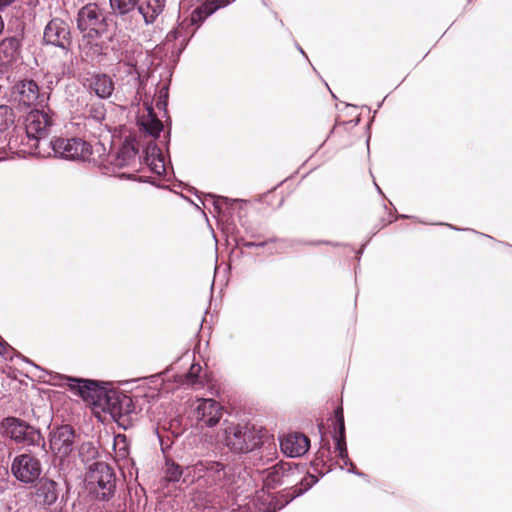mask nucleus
Here are the masks:
<instances>
[{
	"label": "nucleus",
	"instance_id": "obj_12",
	"mask_svg": "<svg viewBox=\"0 0 512 512\" xmlns=\"http://www.w3.org/2000/svg\"><path fill=\"white\" fill-rule=\"evenodd\" d=\"M11 472L19 482L33 484L40 479L42 464L35 455L30 452H24L13 459Z\"/></svg>",
	"mask_w": 512,
	"mask_h": 512
},
{
	"label": "nucleus",
	"instance_id": "obj_3",
	"mask_svg": "<svg viewBox=\"0 0 512 512\" xmlns=\"http://www.w3.org/2000/svg\"><path fill=\"white\" fill-rule=\"evenodd\" d=\"M55 124V114L47 106L31 109L24 117V128L32 153L43 150L49 143L48 136Z\"/></svg>",
	"mask_w": 512,
	"mask_h": 512
},
{
	"label": "nucleus",
	"instance_id": "obj_25",
	"mask_svg": "<svg viewBox=\"0 0 512 512\" xmlns=\"http://www.w3.org/2000/svg\"><path fill=\"white\" fill-rule=\"evenodd\" d=\"M20 53V40L13 36L0 42V67L8 68L17 61Z\"/></svg>",
	"mask_w": 512,
	"mask_h": 512
},
{
	"label": "nucleus",
	"instance_id": "obj_6",
	"mask_svg": "<svg viewBox=\"0 0 512 512\" xmlns=\"http://www.w3.org/2000/svg\"><path fill=\"white\" fill-rule=\"evenodd\" d=\"M219 440L231 451L236 453H248L257 448L261 443L259 432L248 425L229 424L221 434Z\"/></svg>",
	"mask_w": 512,
	"mask_h": 512
},
{
	"label": "nucleus",
	"instance_id": "obj_4",
	"mask_svg": "<svg viewBox=\"0 0 512 512\" xmlns=\"http://www.w3.org/2000/svg\"><path fill=\"white\" fill-rule=\"evenodd\" d=\"M87 472V486L90 494L98 501L107 502L116 492V475L106 462L90 464Z\"/></svg>",
	"mask_w": 512,
	"mask_h": 512
},
{
	"label": "nucleus",
	"instance_id": "obj_26",
	"mask_svg": "<svg viewBox=\"0 0 512 512\" xmlns=\"http://www.w3.org/2000/svg\"><path fill=\"white\" fill-rule=\"evenodd\" d=\"M335 418V431L338 430V435H334V440L336 442V450L338 451L339 457L344 461V465H347L349 462L346 439H345V423H344V414L343 408L337 407L334 412Z\"/></svg>",
	"mask_w": 512,
	"mask_h": 512
},
{
	"label": "nucleus",
	"instance_id": "obj_27",
	"mask_svg": "<svg viewBox=\"0 0 512 512\" xmlns=\"http://www.w3.org/2000/svg\"><path fill=\"white\" fill-rule=\"evenodd\" d=\"M193 473L187 472V467L183 469L180 465L172 460H167L164 468V479L167 482H179L182 480L184 483H192L191 478Z\"/></svg>",
	"mask_w": 512,
	"mask_h": 512
},
{
	"label": "nucleus",
	"instance_id": "obj_1",
	"mask_svg": "<svg viewBox=\"0 0 512 512\" xmlns=\"http://www.w3.org/2000/svg\"><path fill=\"white\" fill-rule=\"evenodd\" d=\"M41 157H60L67 160L92 162L96 166H107L102 157L105 156V145L98 141L94 147L81 138H56L47 143V147L36 152Z\"/></svg>",
	"mask_w": 512,
	"mask_h": 512
},
{
	"label": "nucleus",
	"instance_id": "obj_13",
	"mask_svg": "<svg viewBox=\"0 0 512 512\" xmlns=\"http://www.w3.org/2000/svg\"><path fill=\"white\" fill-rule=\"evenodd\" d=\"M102 410L108 411L119 425L126 429V423L129 422V416L134 412L135 405L130 396L110 389L109 397H107V402L103 405Z\"/></svg>",
	"mask_w": 512,
	"mask_h": 512
},
{
	"label": "nucleus",
	"instance_id": "obj_11",
	"mask_svg": "<svg viewBox=\"0 0 512 512\" xmlns=\"http://www.w3.org/2000/svg\"><path fill=\"white\" fill-rule=\"evenodd\" d=\"M139 152V147L136 140H126L117 149V151L110 153L105 148V156L102 157L107 166H98L104 170V173H114L117 169L130 167L136 164V157Z\"/></svg>",
	"mask_w": 512,
	"mask_h": 512
},
{
	"label": "nucleus",
	"instance_id": "obj_42",
	"mask_svg": "<svg viewBox=\"0 0 512 512\" xmlns=\"http://www.w3.org/2000/svg\"><path fill=\"white\" fill-rule=\"evenodd\" d=\"M297 48L301 52V54L305 55V52L303 51V49L300 46H297Z\"/></svg>",
	"mask_w": 512,
	"mask_h": 512
},
{
	"label": "nucleus",
	"instance_id": "obj_46",
	"mask_svg": "<svg viewBox=\"0 0 512 512\" xmlns=\"http://www.w3.org/2000/svg\"><path fill=\"white\" fill-rule=\"evenodd\" d=\"M122 176H126V174H125V173H122ZM127 177H128V178H130V177H131V175H130V174H128V175H127Z\"/></svg>",
	"mask_w": 512,
	"mask_h": 512
},
{
	"label": "nucleus",
	"instance_id": "obj_16",
	"mask_svg": "<svg viewBox=\"0 0 512 512\" xmlns=\"http://www.w3.org/2000/svg\"><path fill=\"white\" fill-rule=\"evenodd\" d=\"M193 415L201 427H214L223 416V408L214 399H198Z\"/></svg>",
	"mask_w": 512,
	"mask_h": 512
},
{
	"label": "nucleus",
	"instance_id": "obj_15",
	"mask_svg": "<svg viewBox=\"0 0 512 512\" xmlns=\"http://www.w3.org/2000/svg\"><path fill=\"white\" fill-rule=\"evenodd\" d=\"M43 40L48 45L68 51L72 43L69 24L60 18L51 19L45 26Z\"/></svg>",
	"mask_w": 512,
	"mask_h": 512
},
{
	"label": "nucleus",
	"instance_id": "obj_35",
	"mask_svg": "<svg viewBox=\"0 0 512 512\" xmlns=\"http://www.w3.org/2000/svg\"><path fill=\"white\" fill-rule=\"evenodd\" d=\"M168 99V89L167 87H162L159 91V97L156 102V106L159 110H166Z\"/></svg>",
	"mask_w": 512,
	"mask_h": 512
},
{
	"label": "nucleus",
	"instance_id": "obj_14",
	"mask_svg": "<svg viewBox=\"0 0 512 512\" xmlns=\"http://www.w3.org/2000/svg\"><path fill=\"white\" fill-rule=\"evenodd\" d=\"M81 118L82 125L91 135L100 137L106 130L107 125L104 124L106 119V108L104 103L91 100L83 108Z\"/></svg>",
	"mask_w": 512,
	"mask_h": 512
},
{
	"label": "nucleus",
	"instance_id": "obj_10",
	"mask_svg": "<svg viewBox=\"0 0 512 512\" xmlns=\"http://www.w3.org/2000/svg\"><path fill=\"white\" fill-rule=\"evenodd\" d=\"M11 100L19 108L43 107L49 102V91L40 90L32 79L17 81L11 89Z\"/></svg>",
	"mask_w": 512,
	"mask_h": 512
},
{
	"label": "nucleus",
	"instance_id": "obj_34",
	"mask_svg": "<svg viewBox=\"0 0 512 512\" xmlns=\"http://www.w3.org/2000/svg\"><path fill=\"white\" fill-rule=\"evenodd\" d=\"M208 196L213 200V206H214L215 211H217V212L221 211V203L222 202H224L226 204H232L233 202L236 201L234 199H229L224 196L216 197L215 195H212V194H209Z\"/></svg>",
	"mask_w": 512,
	"mask_h": 512
},
{
	"label": "nucleus",
	"instance_id": "obj_30",
	"mask_svg": "<svg viewBox=\"0 0 512 512\" xmlns=\"http://www.w3.org/2000/svg\"><path fill=\"white\" fill-rule=\"evenodd\" d=\"M98 449L92 442H83L78 447V456L81 461L89 466L93 462H96V458L98 457Z\"/></svg>",
	"mask_w": 512,
	"mask_h": 512
},
{
	"label": "nucleus",
	"instance_id": "obj_28",
	"mask_svg": "<svg viewBox=\"0 0 512 512\" xmlns=\"http://www.w3.org/2000/svg\"><path fill=\"white\" fill-rule=\"evenodd\" d=\"M147 112L148 114L142 119L141 124L150 136L156 138L163 130V123L158 119L151 106L147 108Z\"/></svg>",
	"mask_w": 512,
	"mask_h": 512
},
{
	"label": "nucleus",
	"instance_id": "obj_17",
	"mask_svg": "<svg viewBox=\"0 0 512 512\" xmlns=\"http://www.w3.org/2000/svg\"><path fill=\"white\" fill-rule=\"evenodd\" d=\"M195 32V27L189 23L187 18H185L178 23L177 27L172 29L166 35V44L168 45L171 42H174L172 53H174V50H177V55H179L185 49L190 38L194 35Z\"/></svg>",
	"mask_w": 512,
	"mask_h": 512
},
{
	"label": "nucleus",
	"instance_id": "obj_5",
	"mask_svg": "<svg viewBox=\"0 0 512 512\" xmlns=\"http://www.w3.org/2000/svg\"><path fill=\"white\" fill-rule=\"evenodd\" d=\"M187 472L193 473L191 478L193 482L196 479H203L208 486H216L228 492L232 491L234 475L231 473V468L221 462L211 460L199 461L192 466H188Z\"/></svg>",
	"mask_w": 512,
	"mask_h": 512
},
{
	"label": "nucleus",
	"instance_id": "obj_45",
	"mask_svg": "<svg viewBox=\"0 0 512 512\" xmlns=\"http://www.w3.org/2000/svg\"><path fill=\"white\" fill-rule=\"evenodd\" d=\"M375 185H376L377 190L379 191V193H381V189H380V187H379L377 184H375Z\"/></svg>",
	"mask_w": 512,
	"mask_h": 512
},
{
	"label": "nucleus",
	"instance_id": "obj_21",
	"mask_svg": "<svg viewBox=\"0 0 512 512\" xmlns=\"http://www.w3.org/2000/svg\"><path fill=\"white\" fill-rule=\"evenodd\" d=\"M86 87L100 99L111 97L114 91V82L110 76L102 73L91 74L86 79Z\"/></svg>",
	"mask_w": 512,
	"mask_h": 512
},
{
	"label": "nucleus",
	"instance_id": "obj_7",
	"mask_svg": "<svg viewBox=\"0 0 512 512\" xmlns=\"http://www.w3.org/2000/svg\"><path fill=\"white\" fill-rule=\"evenodd\" d=\"M0 434L16 444L25 446L45 447L46 443L41 432L26 421L17 417H5L0 422Z\"/></svg>",
	"mask_w": 512,
	"mask_h": 512
},
{
	"label": "nucleus",
	"instance_id": "obj_18",
	"mask_svg": "<svg viewBox=\"0 0 512 512\" xmlns=\"http://www.w3.org/2000/svg\"><path fill=\"white\" fill-rule=\"evenodd\" d=\"M310 441L302 433H292L280 439L281 451L290 458L303 456L309 449Z\"/></svg>",
	"mask_w": 512,
	"mask_h": 512
},
{
	"label": "nucleus",
	"instance_id": "obj_9",
	"mask_svg": "<svg viewBox=\"0 0 512 512\" xmlns=\"http://www.w3.org/2000/svg\"><path fill=\"white\" fill-rule=\"evenodd\" d=\"M61 379L75 395L81 397L88 404L102 409L107 402L110 389L105 386V382L67 376H61Z\"/></svg>",
	"mask_w": 512,
	"mask_h": 512
},
{
	"label": "nucleus",
	"instance_id": "obj_41",
	"mask_svg": "<svg viewBox=\"0 0 512 512\" xmlns=\"http://www.w3.org/2000/svg\"><path fill=\"white\" fill-rule=\"evenodd\" d=\"M128 66H129V72H131L132 69H135V67H136V65L134 63H131V62L128 63Z\"/></svg>",
	"mask_w": 512,
	"mask_h": 512
},
{
	"label": "nucleus",
	"instance_id": "obj_31",
	"mask_svg": "<svg viewBox=\"0 0 512 512\" xmlns=\"http://www.w3.org/2000/svg\"><path fill=\"white\" fill-rule=\"evenodd\" d=\"M15 122L13 109L8 105H0V133L8 130Z\"/></svg>",
	"mask_w": 512,
	"mask_h": 512
},
{
	"label": "nucleus",
	"instance_id": "obj_19",
	"mask_svg": "<svg viewBox=\"0 0 512 512\" xmlns=\"http://www.w3.org/2000/svg\"><path fill=\"white\" fill-rule=\"evenodd\" d=\"M168 0H138L135 11L142 16L145 25H153L165 12Z\"/></svg>",
	"mask_w": 512,
	"mask_h": 512
},
{
	"label": "nucleus",
	"instance_id": "obj_36",
	"mask_svg": "<svg viewBox=\"0 0 512 512\" xmlns=\"http://www.w3.org/2000/svg\"><path fill=\"white\" fill-rule=\"evenodd\" d=\"M276 239H270L268 241H263V242H243L242 245L243 247L245 248H260V247H264L272 242H275Z\"/></svg>",
	"mask_w": 512,
	"mask_h": 512
},
{
	"label": "nucleus",
	"instance_id": "obj_39",
	"mask_svg": "<svg viewBox=\"0 0 512 512\" xmlns=\"http://www.w3.org/2000/svg\"><path fill=\"white\" fill-rule=\"evenodd\" d=\"M14 0H0V10L6 8L10 4H12Z\"/></svg>",
	"mask_w": 512,
	"mask_h": 512
},
{
	"label": "nucleus",
	"instance_id": "obj_2",
	"mask_svg": "<svg viewBox=\"0 0 512 512\" xmlns=\"http://www.w3.org/2000/svg\"><path fill=\"white\" fill-rule=\"evenodd\" d=\"M49 448L52 453V466L59 477L66 479L75 469L72 452L77 443L75 429L68 424L53 428L49 433Z\"/></svg>",
	"mask_w": 512,
	"mask_h": 512
},
{
	"label": "nucleus",
	"instance_id": "obj_47",
	"mask_svg": "<svg viewBox=\"0 0 512 512\" xmlns=\"http://www.w3.org/2000/svg\"><path fill=\"white\" fill-rule=\"evenodd\" d=\"M449 227L452 228V229L458 230V228L453 227V225H449Z\"/></svg>",
	"mask_w": 512,
	"mask_h": 512
},
{
	"label": "nucleus",
	"instance_id": "obj_22",
	"mask_svg": "<svg viewBox=\"0 0 512 512\" xmlns=\"http://www.w3.org/2000/svg\"><path fill=\"white\" fill-rule=\"evenodd\" d=\"M263 473L264 488L270 490L283 485L285 479L292 475V469L290 463L280 462L266 469Z\"/></svg>",
	"mask_w": 512,
	"mask_h": 512
},
{
	"label": "nucleus",
	"instance_id": "obj_44",
	"mask_svg": "<svg viewBox=\"0 0 512 512\" xmlns=\"http://www.w3.org/2000/svg\"><path fill=\"white\" fill-rule=\"evenodd\" d=\"M313 484L317 482V479L314 476H311Z\"/></svg>",
	"mask_w": 512,
	"mask_h": 512
},
{
	"label": "nucleus",
	"instance_id": "obj_33",
	"mask_svg": "<svg viewBox=\"0 0 512 512\" xmlns=\"http://www.w3.org/2000/svg\"><path fill=\"white\" fill-rule=\"evenodd\" d=\"M60 80H61V76L59 74L48 72L44 76L45 82H44L43 86L40 87V90L49 91V97H50L52 90L60 82Z\"/></svg>",
	"mask_w": 512,
	"mask_h": 512
},
{
	"label": "nucleus",
	"instance_id": "obj_38",
	"mask_svg": "<svg viewBox=\"0 0 512 512\" xmlns=\"http://www.w3.org/2000/svg\"><path fill=\"white\" fill-rule=\"evenodd\" d=\"M347 465L350 466V468L348 469L349 473L356 474L358 476H364V474L362 472H359L356 470L355 465L350 460Z\"/></svg>",
	"mask_w": 512,
	"mask_h": 512
},
{
	"label": "nucleus",
	"instance_id": "obj_32",
	"mask_svg": "<svg viewBox=\"0 0 512 512\" xmlns=\"http://www.w3.org/2000/svg\"><path fill=\"white\" fill-rule=\"evenodd\" d=\"M202 368L199 364H192L189 371L185 375L184 384L194 386L199 382V374Z\"/></svg>",
	"mask_w": 512,
	"mask_h": 512
},
{
	"label": "nucleus",
	"instance_id": "obj_40",
	"mask_svg": "<svg viewBox=\"0 0 512 512\" xmlns=\"http://www.w3.org/2000/svg\"><path fill=\"white\" fill-rule=\"evenodd\" d=\"M244 507H245V508H246V507H249L250 512H254V511H253V507H255V504H252V506H251V505H250V503H248V504H245V505H243V506H239V508H238V509L233 510L232 512H236V511H238L239 509L244 508Z\"/></svg>",
	"mask_w": 512,
	"mask_h": 512
},
{
	"label": "nucleus",
	"instance_id": "obj_20",
	"mask_svg": "<svg viewBox=\"0 0 512 512\" xmlns=\"http://www.w3.org/2000/svg\"><path fill=\"white\" fill-rule=\"evenodd\" d=\"M35 503L41 507H50L58 499L57 483L48 478H41L35 485Z\"/></svg>",
	"mask_w": 512,
	"mask_h": 512
},
{
	"label": "nucleus",
	"instance_id": "obj_37",
	"mask_svg": "<svg viewBox=\"0 0 512 512\" xmlns=\"http://www.w3.org/2000/svg\"><path fill=\"white\" fill-rule=\"evenodd\" d=\"M296 244H309V245H320V244H332L331 242H328V241H314V242H301V241H290L289 242V246H294Z\"/></svg>",
	"mask_w": 512,
	"mask_h": 512
},
{
	"label": "nucleus",
	"instance_id": "obj_43",
	"mask_svg": "<svg viewBox=\"0 0 512 512\" xmlns=\"http://www.w3.org/2000/svg\"><path fill=\"white\" fill-rule=\"evenodd\" d=\"M2 349H3V344H2V342H0V354L3 353Z\"/></svg>",
	"mask_w": 512,
	"mask_h": 512
},
{
	"label": "nucleus",
	"instance_id": "obj_23",
	"mask_svg": "<svg viewBox=\"0 0 512 512\" xmlns=\"http://www.w3.org/2000/svg\"><path fill=\"white\" fill-rule=\"evenodd\" d=\"M144 163L158 176L165 174L166 165L160 148L153 141L147 143L144 150Z\"/></svg>",
	"mask_w": 512,
	"mask_h": 512
},
{
	"label": "nucleus",
	"instance_id": "obj_24",
	"mask_svg": "<svg viewBox=\"0 0 512 512\" xmlns=\"http://www.w3.org/2000/svg\"><path fill=\"white\" fill-rule=\"evenodd\" d=\"M224 6V0H206L192 11L190 17L187 18V20L197 30L210 15Z\"/></svg>",
	"mask_w": 512,
	"mask_h": 512
},
{
	"label": "nucleus",
	"instance_id": "obj_8",
	"mask_svg": "<svg viewBox=\"0 0 512 512\" xmlns=\"http://www.w3.org/2000/svg\"><path fill=\"white\" fill-rule=\"evenodd\" d=\"M77 28L84 38H101L108 32L105 12L94 3L83 6L77 14Z\"/></svg>",
	"mask_w": 512,
	"mask_h": 512
},
{
	"label": "nucleus",
	"instance_id": "obj_29",
	"mask_svg": "<svg viewBox=\"0 0 512 512\" xmlns=\"http://www.w3.org/2000/svg\"><path fill=\"white\" fill-rule=\"evenodd\" d=\"M138 0H109L110 8L115 16L124 17L135 11Z\"/></svg>",
	"mask_w": 512,
	"mask_h": 512
}]
</instances>
